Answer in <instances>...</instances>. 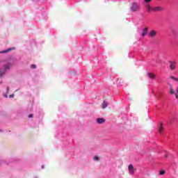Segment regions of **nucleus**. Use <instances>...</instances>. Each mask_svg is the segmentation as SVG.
I'll return each mask as SVG.
<instances>
[{"label": "nucleus", "instance_id": "f257e3e1", "mask_svg": "<svg viewBox=\"0 0 178 178\" xmlns=\"http://www.w3.org/2000/svg\"><path fill=\"white\" fill-rule=\"evenodd\" d=\"M140 3H137V2H133L131 5L130 7V10H131V12H138L140 11Z\"/></svg>", "mask_w": 178, "mask_h": 178}, {"label": "nucleus", "instance_id": "f03ea898", "mask_svg": "<svg viewBox=\"0 0 178 178\" xmlns=\"http://www.w3.org/2000/svg\"><path fill=\"white\" fill-rule=\"evenodd\" d=\"M168 86L170 87V94L174 95H175V98L177 99H178V95L177 92H176V91H175V90H173V86H172L171 83H168Z\"/></svg>", "mask_w": 178, "mask_h": 178}, {"label": "nucleus", "instance_id": "7ed1b4c3", "mask_svg": "<svg viewBox=\"0 0 178 178\" xmlns=\"http://www.w3.org/2000/svg\"><path fill=\"white\" fill-rule=\"evenodd\" d=\"M128 170L129 172V175H134V173H136V172H137V169L134 168V167H133V165L129 164L128 165Z\"/></svg>", "mask_w": 178, "mask_h": 178}, {"label": "nucleus", "instance_id": "20e7f679", "mask_svg": "<svg viewBox=\"0 0 178 178\" xmlns=\"http://www.w3.org/2000/svg\"><path fill=\"white\" fill-rule=\"evenodd\" d=\"M170 69L171 70H175L176 69V61H170Z\"/></svg>", "mask_w": 178, "mask_h": 178}, {"label": "nucleus", "instance_id": "39448f33", "mask_svg": "<svg viewBox=\"0 0 178 178\" xmlns=\"http://www.w3.org/2000/svg\"><path fill=\"white\" fill-rule=\"evenodd\" d=\"M162 10H163V7L161 6H156L154 8V13L162 12Z\"/></svg>", "mask_w": 178, "mask_h": 178}, {"label": "nucleus", "instance_id": "423d86ee", "mask_svg": "<svg viewBox=\"0 0 178 178\" xmlns=\"http://www.w3.org/2000/svg\"><path fill=\"white\" fill-rule=\"evenodd\" d=\"M149 36L154 38V37L156 36V31L155 30L150 31L149 33Z\"/></svg>", "mask_w": 178, "mask_h": 178}, {"label": "nucleus", "instance_id": "0eeeda50", "mask_svg": "<svg viewBox=\"0 0 178 178\" xmlns=\"http://www.w3.org/2000/svg\"><path fill=\"white\" fill-rule=\"evenodd\" d=\"M146 9H147V12L149 13L151 12H154V7L147 5L146 7Z\"/></svg>", "mask_w": 178, "mask_h": 178}, {"label": "nucleus", "instance_id": "6e6552de", "mask_svg": "<svg viewBox=\"0 0 178 178\" xmlns=\"http://www.w3.org/2000/svg\"><path fill=\"white\" fill-rule=\"evenodd\" d=\"M147 34H148V27H145L143 32H142V36L143 37H145V35H147Z\"/></svg>", "mask_w": 178, "mask_h": 178}, {"label": "nucleus", "instance_id": "1a4fd4ad", "mask_svg": "<svg viewBox=\"0 0 178 178\" xmlns=\"http://www.w3.org/2000/svg\"><path fill=\"white\" fill-rule=\"evenodd\" d=\"M13 50H15V47L9 48V49H8L6 50L1 51H0V54H6V53L10 52V51H13Z\"/></svg>", "mask_w": 178, "mask_h": 178}, {"label": "nucleus", "instance_id": "9d476101", "mask_svg": "<svg viewBox=\"0 0 178 178\" xmlns=\"http://www.w3.org/2000/svg\"><path fill=\"white\" fill-rule=\"evenodd\" d=\"M108 105H109V103L107 102L106 101H104L102 104V108L103 109H105V108H107L108 107Z\"/></svg>", "mask_w": 178, "mask_h": 178}, {"label": "nucleus", "instance_id": "9b49d317", "mask_svg": "<svg viewBox=\"0 0 178 178\" xmlns=\"http://www.w3.org/2000/svg\"><path fill=\"white\" fill-rule=\"evenodd\" d=\"M105 122V119L104 118H97V122L99 124H102V123H104Z\"/></svg>", "mask_w": 178, "mask_h": 178}, {"label": "nucleus", "instance_id": "f8f14e48", "mask_svg": "<svg viewBox=\"0 0 178 178\" xmlns=\"http://www.w3.org/2000/svg\"><path fill=\"white\" fill-rule=\"evenodd\" d=\"M5 72H6L5 68H0V77H2L5 74Z\"/></svg>", "mask_w": 178, "mask_h": 178}, {"label": "nucleus", "instance_id": "ddd939ff", "mask_svg": "<svg viewBox=\"0 0 178 178\" xmlns=\"http://www.w3.org/2000/svg\"><path fill=\"white\" fill-rule=\"evenodd\" d=\"M163 132V127H162V125H160L159 127V134H162Z\"/></svg>", "mask_w": 178, "mask_h": 178}, {"label": "nucleus", "instance_id": "4468645a", "mask_svg": "<svg viewBox=\"0 0 178 178\" xmlns=\"http://www.w3.org/2000/svg\"><path fill=\"white\" fill-rule=\"evenodd\" d=\"M148 76L152 80H155V74L149 73V74H148Z\"/></svg>", "mask_w": 178, "mask_h": 178}, {"label": "nucleus", "instance_id": "2eb2a0df", "mask_svg": "<svg viewBox=\"0 0 178 178\" xmlns=\"http://www.w3.org/2000/svg\"><path fill=\"white\" fill-rule=\"evenodd\" d=\"M170 79H171V80H175V81H178V79L173 76H171Z\"/></svg>", "mask_w": 178, "mask_h": 178}, {"label": "nucleus", "instance_id": "dca6fc26", "mask_svg": "<svg viewBox=\"0 0 178 178\" xmlns=\"http://www.w3.org/2000/svg\"><path fill=\"white\" fill-rule=\"evenodd\" d=\"M31 69H37V65H34V64H32V65H31Z\"/></svg>", "mask_w": 178, "mask_h": 178}, {"label": "nucleus", "instance_id": "f3484780", "mask_svg": "<svg viewBox=\"0 0 178 178\" xmlns=\"http://www.w3.org/2000/svg\"><path fill=\"white\" fill-rule=\"evenodd\" d=\"M8 69H9V64L6 65L4 67L5 70H8Z\"/></svg>", "mask_w": 178, "mask_h": 178}, {"label": "nucleus", "instance_id": "a211bd4d", "mask_svg": "<svg viewBox=\"0 0 178 178\" xmlns=\"http://www.w3.org/2000/svg\"><path fill=\"white\" fill-rule=\"evenodd\" d=\"M94 159H95V161H99V157H98L97 156H95L94 157Z\"/></svg>", "mask_w": 178, "mask_h": 178}, {"label": "nucleus", "instance_id": "6ab92c4d", "mask_svg": "<svg viewBox=\"0 0 178 178\" xmlns=\"http://www.w3.org/2000/svg\"><path fill=\"white\" fill-rule=\"evenodd\" d=\"M159 175H165V171H163V170L160 171Z\"/></svg>", "mask_w": 178, "mask_h": 178}, {"label": "nucleus", "instance_id": "aec40b11", "mask_svg": "<svg viewBox=\"0 0 178 178\" xmlns=\"http://www.w3.org/2000/svg\"><path fill=\"white\" fill-rule=\"evenodd\" d=\"M146 3H149L152 0H144Z\"/></svg>", "mask_w": 178, "mask_h": 178}, {"label": "nucleus", "instance_id": "412c9836", "mask_svg": "<svg viewBox=\"0 0 178 178\" xmlns=\"http://www.w3.org/2000/svg\"><path fill=\"white\" fill-rule=\"evenodd\" d=\"M15 97V94H12L9 95V98H13Z\"/></svg>", "mask_w": 178, "mask_h": 178}, {"label": "nucleus", "instance_id": "4be33fe9", "mask_svg": "<svg viewBox=\"0 0 178 178\" xmlns=\"http://www.w3.org/2000/svg\"><path fill=\"white\" fill-rule=\"evenodd\" d=\"M29 118H33V114L29 115Z\"/></svg>", "mask_w": 178, "mask_h": 178}, {"label": "nucleus", "instance_id": "5701e85b", "mask_svg": "<svg viewBox=\"0 0 178 178\" xmlns=\"http://www.w3.org/2000/svg\"><path fill=\"white\" fill-rule=\"evenodd\" d=\"M169 155L168 154H165V158H168Z\"/></svg>", "mask_w": 178, "mask_h": 178}, {"label": "nucleus", "instance_id": "b1692460", "mask_svg": "<svg viewBox=\"0 0 178 178\" xmlns=\"http://www.w3.org/2000/svg\"><path fill=\"white\" fill-rule=\"evenodd\" d=\"M175 92L178 93V87L177 88Z\"/></svg>", "mask_w": 178, "mask_h": 178}, {"label": "nucleus", "instance_id": "393cba45", "mask_svg": "<svg viewBox=\"0 0 178 178\" xmlns=\"http://www.w3.org/2000/svg\"><path fill=\"white\" fill-rule=\"evenodd\" d=\"M7 92H9V87L7 88Z\"/></svg>", "mask_w": 178, "mask_h": 178}, {"label": "nucleus", "instance_id": "a878e982", "mask_svg": "<svg viewBox=\"0 0 178 178\" xmlns=\"http://www.w3.org/2000/svg\"><path fill=\"white\" fill-rule=\"evenodd\" d=\"M5 98H8V95H4Z\"/></svg>", "mask_w": 178, "mask_h": 178}, {"label": "nucleus", "instance_id": "bb28decb", "mask_svg": "<svg viewBox=\"0 0 178 178\" xmlns=\"http://www.w3.org/2000/svg\"><path fill=\"white\" fill-rule=\"evenodd\" d=\"M170 124H172V121H169V122H168Z\"/></svg>", "mask_w": 178, "mask_h": 178}]
</instances>
